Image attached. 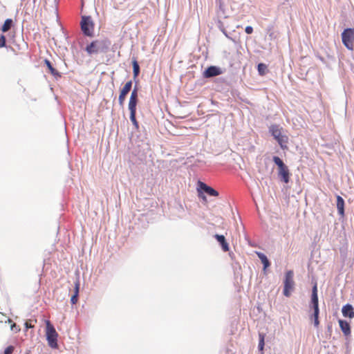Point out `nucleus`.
Wrapping results in <instances>:
<instances>
[{
  "label": "nucleus",
  "mask_w": 354,
  "mask_h": 354,
  "mask_svg": "<svg viewBox=\"0 0 354 354\" xmlns=\"http://www.w3.org/2000/svg\"><path fill=\"white\" fill-rule=\"evenodd\" d=\"M269 133L280 146L281 149H286L288 137L284 129L279 124H272L269 127Z\"/></svg>",
  "instance_id": "1"
},
{
  "label": "nucleus",
  "mask_w": 354,
  "mask_h": 354,
  "mask_svg": "<svg viewBox=\"0 0 354 354\" xmlns=\"http://www.w3.org/2000/svg\"><path fill=\"white\" fill-rule=\"evenodd\" d=\"M272 160L277 167V176L279 180L285 184H288L291 176V173L288 167L279 156H274L272 157Z\"/></svg>",
  "instance_id": "2"
},
{
  "label": "nucleus",
  "mask_w": 354,
  "mask_h": 354,
  "mask_svg": "<svg viewBox=\"0 0 354 354\" xmlns=\"http://www.w3.org/2000/svg\"><path fill=\"white\" fill-rule=\"evenodd\" d=\"M109 44L105 40H95L86 48L88 54L91 55L100 52H105L108 49Z\"/></svg>",
  "instance_id": "3"
},
{
  "label": "nucleus",
  "mask_w": 354,
  "mask_h": 354,
  "mask_svg": "<svg viewBox=\"0 0 354 354\" xmlns=\"http://www.w3.org/2000/svg\"><path fill=\"white\" fill-rule=\"evenodd\" d=\"M46 338L48 345L53 348H57V333L49 321H46Z\"/></svg>",
  "instance_id": "4"
},
{
  "label": "nucleus",
  "mask_w": 354,
  "mask_h": 354,
  "mask_svg": "<svg viewBox=\"0 0 354 354\" xmlns=\"http://www.w3.org/2000/svg\"><path fill=\"white\" fill-rule=\"evenodd\" d=\"M342 40L343 44L346 47V48L348 50H353L354 42V28H347L344 29L342 33Z\"/></svg>",
  "instance_id": "5"
},
{
  "label": "nucleus",
  "mask_w": 354,
  "mask_h": 354,
  "mask_svg": "<svg viewBox=\"0 0 354 354\" xmlns=\"http://www.w3.org/2000/svg\"><path fill=\"white\" fill-rule=\"evenodd\" d=\"M81 28L83 33L86 35L91 37L93 34L94 24L90 16H83L81 21Z\"/></svg>",
  "instance_id": "6"
},
{
  "label": "nucleus",
  "mask_w": 354,
  "mask_h": 354,
  "mask_svg": "<svg viewBox=\"0 0 354 354\" xmlns=\"http://www.w3.org/2000/svg\"><path fill=\"white\" fill-rule=\"evenodd\" d=\"M294 272L292 270H288L285 274L283 281L284 290H293L295 282L293 280Z\"/></svg>",
  "instance_id": "7"
},
{
  "label": "nucleus",
  "mask_w": 354,
  "mask_h": 354,
  "mask_svg": "<svg viewBox=\"0 0 354 354\" xmlns=\"http://www.w3.org/2000/svg\"><path fill=\"white\" fill-rule=\"evenodd\" d=\"M131 87H132V81L129 80L124 84V86L121 89L120 95H119V97H118V102L121 106H123L126 96L129 93V92L131 91Z\"/></svg>",
  "instance_id": "8"
},
{
  "label": "nucleus",
  "mask_w": 354,
  "mask_h": 354,
  "mask_svg": "<svg viewBox=\"0 0 354 354\" xmlns=\"http://www.w3.org/2000/svg\"><path fill=\"white\" fill-rule=\"evenodd\" d=\"M310 306L313 309H319L317 284L313 286V287L312 288V294H311Z\"/></svg>",
  "instance_id": "9"
},
{
  "label": "nucleus",
  "mask_w": 354,
  "mask_h": 354,
  "mask_svg": "<svg viewBox=\"0 0 354 354\" xmlns=\"http://www.w3.org/2000/svg\"><path fill=\"white\" fill-rule=\"evenodd\" d=\"M198 185L201 189L203 190L205 193H207L209 196H218V192L216 190H215L212 187L207 185L205 183H204L201 181H199Z\"/></svg>",
  "instance_id": "10"
},
{
  "label": "nucleus",
  "mask_w": 354,
  "mask_h": 354,
  "mask_svg": "<svg viewBox=\"0 0 354 354\" xmlns=\"http://www.w3.org/2000/svg\"><path fill=\"white\" fill-rule=\"evenodd\" d=\"M342 313L344 317L352 319L354 317V309L351 304H346L343 306Z\"/></svg>",
  "instance_id": "11"
},
{
  "label": "nucleus",
  "mask_w": 354,
  "mask_h": 354,
  "mask_svg": "<svg viewBox=\"0 0 354 354\" xmlns=\"http://www.w3.org/2000/svg\"><path fill=\"white\" fill-rule=\"evenodd\" d=\"M221 73V69L216 66H209L204 72L205 77H212L218 75Z\"/></svg>",
  "instance_id": "12"
},
{
  "label": "nucleus",
  "mask_w": 354,
  "mask_h": 354,
  "mask_svg": "<svg viewBox=\"0 0 354 354\" xmlns=\"http://www.w3.org/2000/svg\"><path fill=\"white\" fill-rule=\"evenodd\" d=\"M339 325L345 336L351 335V326L348 322L344 319H339Z\"/></svg>",
  "instance_id": "13"
},
{
  "label": "nucleus",
  "mask_w": 354,
  "mask_h": 354,
  "mask_svg": "<svg viewBox=\"0 0 354 354\" xmlns=\"http://www.w3.org/2000/svg\"><path fill=\"white\" fill-rule=\"evenodd\" d=\"M214 237L217 240V241L220 243V245H221L222 250L224 252L229 251V250H230L229 245L227 243L225 238L223 235L215 234Z\"/></svg>",
  "instance_id": "14"
},
{
  "label": "nucleus",
  "mask_w": 354,
  "mask_h": 354,
  "mask_svg": "<svg viewBox=\"0 0 354 354\" xmlns=\"http://www.w3.org/2000/svg\"><path fill=\"white\" fill-rule=\"evenodd\" d=\"M138 103V90L134 88L131 93L128 107H136Z\"/></svg>",
  "instance_id": "15"
},
{
  "label": "nucleus",
  "mask_w": 354,
  "mask_h": 354,
  "mask_svg": "<svg viewBox=\"0 0 354 354\" xmlns=\"http://www.w3.org/2000/svg\"><path fill=\"white\" fill-rule=\"evenodd\" d=\"M130 111V120L136 129H139V124L136 120V107H129Z\"/></svg>",
  "instance_id": "16"
},
{
  "label": "nucleus",
  "mask_w": 354,
  "mask_h": 354,
  "mask_svg": "<svg viewBox=\"0 0 354 354\" xmlns=\"http://www.w3.org/2000/svg\"><path fill=\"white\" fill-rule=\"evenodd\" d=\"M337 209L338 214L344 216V200L340 196H337Z\"/></svg>",
  "instance_id": "17"
},
{
  "label": "nucleus",
  "mask_w": 354,
  "mask_h": 354,
  "mask_svg": "<svg viewBox=\"0 0 354 354\" xmlns=\"http://www.w3.org/2000/svg\"><path fill=\"white\" fill-rule=\"evenodd\" d=\"M133 78L136 79L140 73V66L136 58L132 60Z\"/></svg>",
  "instance_id": "18"
},
{
  "label": "nucleus",
  "mask_w": 354,
  "mask_h": 354,
  "mask_svg": "<svg viewBox=\"0 0 354 354\" xmlns=\"http://www.w3.org/2000/svg\"><path fill=\"white\" fill-rule=\"evenodd\" d=\"M45 64L46 65V66L48 67L50 73L53 75V76H58V77H60V75L59 74V73L57 72V71L53 68V66H52L50 62L48 59H45Z\"/></svg>",
  "instance_id": "19"
},
{
  "label": "nucleus",
  "mask_w": 354,
  "mask_h": 354,
  "mask_svg": "<svg viewBox=\"0 0 354 354\" xmlns=\"http://www.w3.org/2000/svg\"><path fill=\"white\" fill-rule=\"evenodd\" d=\"M313 313L311 315V318L314 319V326L317 327L319 324V309H313Z\"/></svg>",
  "instance_id": "20"
},
{
  "label": "nucleus",
  "mask_w": 354,
  "mask_h": 354,
  "mask_svg": "<svg viewBox=\"0 0 354 354\" xmlns=\"http://www.w3.org/2000/svg\"><path fill=\"white\" fill-rule=\"evenodd\" d=\"M12 24H13V21L11 19H7L4 21V24H3V26L1 27V30L3 32L8 31L11 28Z\"/></svg>",
  "instance_id": "21"
},
{
  "label": "nucleus",
  "mask_w": 354,
  "mask_h": 354,
  "mask_svg": "<svg viewBox=\"0 0 354 354\" xmlns=\"http://www.w3.org/2000/svg\"><path fill=\"white\" fill-rule=\"evenodd\" d=\"M8 322L10 323H12L11 326H10V329L15 332V333H18L20 331V328L19 326H17L15 323H12V321L10 319H8Z\"/></svg>",
  "instance_id": "22"
},
{
  "label": "nucleus",
  "mask_w": 354,
  "mask_h": 354,
  "mask_svg": "<svg viewBox=\"0 0 354 354\" xmlns=\"http://www.w3.org/2000/svg\"><path fill=\"white\" fill-rule=\"evenodd\" d=\"M264 346V335L262 333L259 334V348L260 351H263Z\"/></svg>",
  "instance_id": "23"
},
{
  "label": "nucleus",
  "mask_w": 354,
  "mask_h": 354,
  "mask_svg": "<svg viewBox=\"0 0 354 354\" xmlns=\"http://www.w3.org/2000/svg\"><path fill=\"white\" fill-rule=\"evenodd\" d=\"M263 264V270L266 271V255L261 253H257Z\"/></svg>",
  "instance_id": "24"
},
{
  "label": "nucleus",
  "mask_w": 354,
  "mask_h": 354,
  "mask_svg": "<svg viewBox=\"0 0 354 354\" xmlns=\"http://www.w3.org/2000/svg\"><path fill=\"white\" fill-rule=\"evenodd\" d=\"M258 71L260 75H263L266 71V65L264 64H259L258 65Z\"/></svg>",
  "instance_id": "25"
},
{
  "label": "nucleus",
  "mask_w": 354,
  "mask_h": 354,
  "mask_svg": "<svg viewBox=\"0 0 354 354\" xmlns=\"http://www.w3.org/2000/svg\"><path fill=\"white\" fill-rule=\"evenodd\" d=\"M6 45V38L4 35L0 37V48L5 47Z\"/></svg>",
  "instance_id": "26"
},
{
  "label": "nucleus",
  "mask_w": 354,
  "mask_h": 354,
  "mask_svg": "<svg viewBox=\"0 0 354 354\" xmlns=\"http://www.w3.org/2000/svg\"><path fill=\"white\" fill-rule=\"evenodd\" d=\"M14 349L15 348L13 346H9L5 349L4 354H12L14 351Z\"/></svg>",
  "instance_id": "27"
},
{
  "label": "nucleus",
  "mask_w": 354,
  "mask_h": 354,
  "mask_svg": "<svg viewBox=\"0 0 354 354\" xmlns=\"http://www.w3.org/2000/svg\"><path fill=\"white\" fill-rule=\"evenodd\" d=\"M78 301V295L77 294H74L71 299V301L73 304H75Z\"/></svg>",
  "instance_id": "28"
},
{
  "label": "nucleus",
  "mask_w": 354,
  "mask_h": 354,
  "mask_svg": "<svg viewBox=\"0 0 354 354\" xmlns=\"http://www.w3.org/2000/svg\"><path fill=\"white\" fill-rule=\"evenodd\" d=\"M25 327L26 329L28 328H32L34 327V325L31 324V320H28L25 323Z\"/></svg>",
  "instance_id": "29"
},
{
  "label": "nucleus",
  "mask_w": 354,
  "mask_h": 354,
  "mask_svg": "<svg viewBox=\"0 0 354 354\" xmlns=\"http://www.w3.org/2000/svg\"><path fill=\"white\" fill-rule=\"evenodd\" d=\"M79 288H80V283L79 282H76L75 285V292L74 294H77L78 295L79 294Z\"/></svg>",
  "instance_id": "30"
},
{
  "label": "nucleus",
  "mask_w": 354,
  "mask_h": 354,
  "mask_svg": "<svg viewBox=\"0 0 354 354\" xmlns=\"http://www.w3.org/2000/svg\"><path fill=\"white\" fill-rule=\"evenodd\" d=\"M245 30L247 34H251L253 32V28L252 26H247Z\"/></svg>",
  "instance_id": "31"
},
{
  "label": "nucleus",
  "mask_w": 354,
  "mask_h": 354,
  "mask_svg": "<svg viewBox=\"0 0 354 354\" xmlns=\"http://www.w3.org/2000/svg\"><path fill=\"white\" fill-rule=\"evenodd\" d=\"M292 290H284L283 291V295L286 296V297H290V295H291V292Z\"/></svg>",
  "instance_id": "32"
},
{
  "label": "nucleus",
  "mask_w": 354,
  "mask_h": 354,
  "mask_svg": "<svg viewBox=\"0 0 354 354\" xmlns=\"http://www.w3.org/2000/svg\"><path fill=\"white\" fill-rule=\"evenodd\" d=\"M253 200H254V203H255V205H256V207H257V212H258V213H259V214H260V213H259V207H258V205H257V201H256V198H255V196H253Z\"/></svg>",
  "instance_id": "33"
},
{
  "label": "nucleus",
  "mask_w": 354,
  "mask_h": 354,
  "mask_svg": "<svg viewBox=\"0 0 354 354\" xmlns=\"http://www.w3.org/2000/svg\"><path fill=\"white\" fill-rule=\"evenodd\" d=\"M270 266V262L269 261V260L267 259V264H266V266H267V268Z\"/></svg>",
  "instance_id": "34"
},
{
  "label": "nucleus",
  "mask_w": 354,
  "mask_h": 354,
  "mask_svg": "<svg viewBox=\"0 0 354 354\" xmlns=\"http://www.w3.org/2000/svg\"><path fill=\"white\" fill-rule=\"evenodd\" d=\"M328 330L329 332H330V331H331V326H328Z\"/></svg>",
  "instance_id": "35"
},
{
  "label": "nucleus",
  "mask_w": 354,
  "mask_h": 354,
  "mask_svg": "<svg viewBox=\"0 0 354 354\" xmlns=\"http://www.w3.org/2000/svg\"><path fill=\"white\" fill-rule=\"evenodd\" d=\"M202 198H203V200L206 201V197H205V196H202Z\"/></svg>",
  "instance_id": "36"
}]
</instances>
